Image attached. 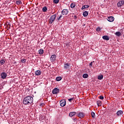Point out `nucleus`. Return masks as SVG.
Returning <instances> with one entry per match:
<instances>
[{
	"mask_svg": "<svg viewBox=\"0 0 124 124\" xmlns=\"http://www.w3.org/2000/svg\"><path fill=\"white\" fill-rule=\"evenodd\" d=\"M33 102V98L31 96H27L25 97L23 100V103L24 105L31 104Z\"/></svg>",
	"mask_w": 124,
	"mask_h": 124,
	"instance_id": "nucleus-1",
	"label": "nucleus"
},
{
	"mask_svg": "<svg viewBox=\"0 0 124 124\" xmlns=\"http://www.w3.org/2000/svg\"><path fill=\"white\" fill-rule=\"evenodd\" d=\"M57 16V14H54L51 16L50 18L48 19V22L49 24H53V22L56 20V17Z\"/></svg>",
	"mask_w": 124,
	"mask_h": 124,
	"instance_id": "nucleus-2",
	"label": "nucleus"
},
{
	"mask_svg": "<svg viewBox=\"0 0 124 124\" xmlns=\"http://www.w3.org/2000/svg\"><path fill=\"white\" fill-rule=\"evenodd\" d=\"M85 113L83 112H80L79 113H77V117H78V118H80V119H83V118H85Z\"/></svg>",
	"mask_w": 124,
	"mask_h": 124,
	"instance_id": "nucleus-3",
	"label": "nucleus"
},
{
	"mask_svg": "<svg viewBox=\"0 0 124 124\" xmlns=\"http://www.w3.org/2000/svg\"><path fill=\"white\" fill-rule=\"evenodd\" d=\"M56 58H57V56H56V55L55 54L52 55L50 57V61L51 62H56Z\"/></svg>",
	"mask_w": 124,
	"mask_h": 124,
	"instance_id": "nucleus-4",
	"label": "nucleus"
},
{
	"mask_svg": "<svg viewBox=\"0 0 124 124\" xmlns=\"http://www.w3.org/2000/svg\"><path fill=\"white\" fill-rule=\"evenodd\" d=\"M60 103L62 107H64L66 105V101H65V100H62L60 101Z\"/></svg>",
	"mask_w": 124,
	"mask_h": 124,
	"instance_id": "nucleus-5",
	"label": "nucleus"
},
{
	"mask_svg": "<svg viewBox=\"0 0 124 124\" xmlns=\"http://www.w3.org/2000/svg\"><path fill=\"white\" fill-rule=\"evenodd\" d=\"M60 93V89H58L57 88H55L52 91L53 94H57Z\"/></svg>",
	"mask_w": 124,
	"mask_h": 124,
	"instance_id": "nucleus-6",
	"label": "nucleus"
},
{
	"mask_svg": "<svg viewBox=\"0 0 124 124\" xmlns=\"http://www.w3.org/2000/svg\"><path fill=\"white\" fill-rule=\"evenodd\" d=\"M64 68L65 69L69 70L70 68V63H66L64 64Z\"/></svg>",
	"mask_w": 124,
	"mask_h": 124,
	"instance_id": "nucleus-7",
	"label": "nucleus"
},
{
	"mask_svg": "<svg viewBox=\"0 0 124 124\" xmlns=\"http://www.w3.org/2000/svg\"><path fill=\"white\" fill-rule=\"evenodd\" d=\"M124 4V0H121L120 1L118 2L117 3L118 7H122Z\"/></svg>",
	"mask_w": 124,
	"mask_h": 124,
	"instance_id": "nucleus-8",
	"label": "nucleus"
},
{
	"mask_svg": "<svg viewBox=\"0 0 124 124\" xmlns=\"http://www.w3.org/2000/svg\"><path fill=\"white\" fill-rule=\"evenodd\" d=\"M1 79H5L7 76V74L5 72H2L0 74Z\"/></svg>",
	"mask_w": 124,
	"mask_h": 124,
	"instance_id": "nucleus-9",
	"label": "nucleus"
},
{
	"mask_svg": "<svg viewBox=\"0 0 124 124\" xmlns=\"http://www.w3.org/2000/svg\"><path fill=\"white\" fill-rule=\"evenodd\" d=\"M62 15H67L68 14V10L63 9L62 11Z\"/></svg>",
	"mask_w": 124,
	"mask_h": 124,
	"instance_id": "nucleus-10",
	"label": "nucleus"
},
{
	"mask_svg": "<svg viewBox=\"0 0 124 124\" xmlns=\"http://www.w3.org/2000/svg\"><path fill=\"white\" fill-rule=\"evenodd\" d=\"M124 112L122 110H118L116 112V115L118 116V117H120V116H122L123 115Z\"/></svg>",
	"mask_w": 124,
	"mask_h": 124,
	"instance_id": "nucleus-11",
	"label": "nucleus"
},
{
	"mask_svg": "<svg viewBox=\"0 0 124 124\" xmlns=\"http://www.w3.org/2000/svg\"><path fill=\"white\" fill-rule=\"evenodd\" d=\"M114 20H115V18L113 16H109L108 18V22H114Z\"/></svg>",
	"mask_w": 124,
	"mask_h": 124,
	"instance_id": "nucleus-12",
	"label": "nucleus"
},
{
	"mask_svg": "<svg viewBox=\"0 0 124 124\" xmlns=\"http://www.w3.org/2000/svg\"><path fill=\"white\" fill-rule=\"evenodd\" d=\"M76 114H77V113L75 111L71 112L69 113V117H71V118L72 117L75 116V115H76Z\"/></svg>",
	"mask_w": 124,
	"mask_h": 124,
	"instance_id": "nucleus-13",
	"label": "nucleus"
},
{
	"mask_svg": "<svg viewBox=\"0 0 124 124\" xmlns=\"http://www.w3.org/2000/svg\"><path fill=\"white\" fill-rule=\"evenodd\" d=\"M41 75V71L40 70H38L35 72V75L36 76H39V75Z\"/></svg>",
	"mask_w": 124,
	"mask_h": 124,
	"instance_id": "nucleus-14",
	"label": "nucleus"
},
{
	"mask_svg": "<svg viewBox=\"0 0 124 124\" xmlns=\"http://www.w3.org/2000/svg\"><path fill=\"white\" fill-rule=\"evenodd\" d=\"M38 53L39 55H43V54H44V50L43 49H40L38 50Z\"/></svg>",
	"mask_w": 124,
	"mask_h": 124,
	"instance_id": "nucleus-15",
	"label": "nucleus"
},
{
	"mask_svg": "<svg viewBox=\"0 0 124 124\" xmlns=\"http://www.w3.org/2000/svg\"><path fill=\"white\" fill-rule=\"evenodd\" d=\"M83 15L84 17H87V16H88L89 15V12L86 11L84 12L83 13Z\"/></svg>",
	"mask_w": 124,
	"mask_h": 124,
	"instance_id": "nucleus-16",
	"label": "nucleus"
},
{
	"mask_svg": "<svg viewBox=\"0 0 124 124\" xmlns=\"http://www.w3.org/2000/svg\"><path fill=\"white\" fill-rule=\"evenodd\" d=\"M5 63V59H1L0 61V64L3 65Z\"/></svg>",
	"mask_w": 124,
	"mask_h": 124,
	"instance_id": "nucleus-17",
	"label": "nucleus"
},
{
	"mask_svg": "<svg viewBox=\"0 0 124 124\" xmlns=\"http://www.w3.org/2000/svg\"><path fill=\"white\" fill-rule=\"evenodd\" d=\"M89 7H90L89 5H83L81 8V10H83L86 8H89Z\"/></svg>",
	"mask_w": 124,
	"mask_h": 124,
	"instance_id": "nucleus-18",
	"label": "nucleus"
},
{
	"mask_svg": "<svg viewBox=\"0 0 124 124\" xmlns=\"http://www.w3.org/2000/svg\"><path fill=\"white\" fill-rule=\"evenodd\" d=\"M102 38L103 39H104V40H107V41L109 40V37L108 36H106V35L103 36L102 37Z\"/></svg>",
	"mask_w": 124,
	"mask_h": 124,
	"instance_id": "nucleus-19",
	"label": "nucleus"
},
{
	"mask_svg": "<svg viewBox=\"0 0 124 124\" xmlns=\"http://www.w3.org/2000/svg\"><path fill=\"white\" fill-rule=\"evenodd\" d=\"M98 80H102L103 79V75H100L98 76L97 78Z\"/></svg>",
	"mask_w": 124,
	"mask_h": 124,
	"instance_id": "nucleus-20",
	"label": "nucleus"
},
{
	"mask_svg": "<svg viewBox=\"0 0 124 124\" xmlns=\"http://www.w3.org/2000/svg\"><path fill=\"white\" fill-rule=\"evenodd\" d=\"M82 77L83 78L86 79V78H88V77H89V75H88V74H84L82 76Z\"/></svg>",
	"mask_w": 124,
	"mask_h": 124,
	"instance_id": "nucleus-21",
	"label": "nucleus"
},
{
	"mask_svg": "<svg viewBox=\"0 0 124 124\" xmlns=\"http://www.w3.org/2000/svg\"><path fill=\"white\" fill-rule=\"evenodd\" d=\"M48 9L47 8V7L45 6L42 9V11H43V12H46V11H47V10Z\"/></svg>",
	"mask_w": 124,
	"mask_h": 124,
	"instance_id": "nucleus-22",
	"label": "nucleus"
},
{
	"mask_svg": "<svg viewBox=\"0 0 124 124\" xmlns=\"http://www.w3.org/2000/svg\"><path fill=\"white\" fill-rule=\"evenodd\" d=\"M115 34L116 35H117V36H121V35H122V33L120 31H117V32H116Z\"/></svg>",
	"mask_w": 124,
	"mask_h": 124,
	"instance_id": "nucleus-23",
	"label": "nucleus"
},
{
	"mask_svg": "<svg viewBox=\"0 0 124 124\" xmlns=\"http://www.w3.org/2000/svg\"><path fill=\"white\" fill-rule=\"evenodd\" d=\"M75 6H76V5L75 4V3H72L71 4V6H70L71 8H74Z\"/></svg>",
	"mask_w": 124,
	"mask_h": 124,
	"instance_id": "nucleus-24",
	"label": "nucleus"
},
{
	"mask_svg": "<svg viewBox=\"0 0 124 124\" xmlns=\"http://www.w3.org/2000/svg\"><path fill=\"white\" fill-rule=\"evenodd\" d=\"M62 78L61 77H57L56 78V81H59L62 80Z\"/></svg>",
	"mask_w": 124,
	"mask_h": 124,
	"instance_id": "nucleus-25",
	"label": "nucleus"
},
{
	"mask_svg": "<svg viewBox=\"0 0 124 124\" xmlns=\"http://www.w3.org/2000/svg\"><path fill=\"white\" fill-rule=\"evenodd\" d=\"M101 104H102L101 101H97V105L98 106H101Z\"/></svg>",
	"mask_w": 124,
	"mask_h": 124,
	"instance_id": "nucleus-26",
	"label": "nucleus"
},
{
	"mask_svg": "<svg viewBox=\"0 0 124 124\" xmlns=\"http://www.w3.org/2000/svg\"><path fill=\"white\" fill-rule=\"evenodd\" d=\"M16 3L17 5H19L20 3H22V2L20 0H17L16 1Z\"/></svg>",
	"mask_w": 124,
	"mask_h": 124,
	"instance_id": "nucleus-27",
	"label": "nucleus"
},
{
	"mask_svg": "<svg viewBox=\"0 0 124 124\" xmlns=\"http://www.w3.org/2000/svg\"><path fill=\"white\" fill-rule=\"evenodd\" d=\"M21 62H22V63H25V62H27V60L25 59H23L21 60Z\"/></svg>",
	"mask_w": 124,
	"mask_h": 124,
	"instance_id": "nucleus-28",
	"label": "nucleus"
},
{
	"mask_svg": "<svg viewBox=\"0 0 124 124\" xmlns=\"http://www.w3.org/2000/svg\"><path fill=\"white\" fill-rule=\"evenodd\" d=\"M40 107H44V106H45V104H44V103H40Z\"/></svg>",
	"mask_w": 124,
	"mask_h": 124,
	"instance_id": "nucleus-29",
	"label": "nucleus"
},
{
	"mask_svg": "<svg viewBox=\"0 0 124 124\" xmlns=\"http://www.w3.org/2000/svg\"><path fill=\"white\" fill-rule=\"evenodd\" d=\"M60 0H53V2L55 4L59 3Z\"/></svg>",
	"mask_w": 124,
	"mask_h": 124,
	"instance_id": "nucleus-30",
	"label": "nucleus"
},
{
	"mask_svg": "<svg viewBox=\"0 0 124 124\" xmlns=\"http://www.w3.org/2000/svg\"><path fill=\"white\" fill-rule=\"evenodd\" d=\"M96 31H101V28H100V27H97V28L96 29Z\"/></svg>",
	"mask_w": 124,
	"mask_h": 124,
	"instance_id": "nucleus-31",
	"label": "nucleus"
},
{
	"mask_svg": "<svg viewBox=\"0 0 124 124\" xmlns=\"http://www.w3.org/2000/svg\"><path fill=\"white\" fill-rule=\"evenodd\" d=\"M91 115H92V118H94V116L95 115V113H94V112H92Z\"/></svg>",
	"mask_w": 124,
	"mask_h": 124,
	"instance_id": "nucleus-32",
	"label": "nucleus"
},
{
	"mask_svg": "<svg viewBox=\"0 0 124 124\" xmlns=\"http://www.w3.org/2000/svg\"><path fill=\"white\" fill-rule=\"evenodd\" d=\"M74 98H70L68 99V101H69V102H72V100H74Z\"/></svg>",
	"mask_w": 124,
	"mask_h": 124,
	"instance_id": "nucleus-33",
	"label": "nucleus"
},
{
	"mask_svg": "<svg viewBox=\"0 0 124 124\" xmlns=\"http://www.w3.org/2000/svg\"><path fill=\"white\" fill-rule=\"evenodd\" d=\"M62 17V16L61 15L59 17L57 18V20H58V21H60V20H61V18Z\"/></svg>",
	"mask_w": 124,
	"mask_h": 124,
	"instance_id": "nucleus-34",
	"label": "nucleus"
},
{
	"mask_svg": "<svg viewBox=\"0 0 124 124\" xmlns=\"http://www.w3.org/2000/svg\"><path fill=\"white\" fill-rule=\"evenodd\" d=\"M99 98H100V99L103 100L104 99V97L103 96H100Z\"/></svg>",
	"mask_w": 124,
	"mask_h": 124,
	"instance_id": "nucleus-35",
	"label": "nucleus"
},
{
	"mask_svg": "<svg viewBox=\"0 0 124 124\" xmlns=\"http://www.w3.org/2000/svg\"><path fill=\"white\" fill-rule=\"evenodd\" d=\"M89 65L90 66H93V62H91L90 64H89Z\"/></svg>",
	"mask_w": 124,
	"mask_h": 124,
	"instance_id": "nucleus-36",
	"label": "nucleus"
},
{
	"mask_svg": "<svg viewBox=\"0 0 124 124\" xmlns=\"http://www.w3.org/2000/svg\"><path fill=\"white\" fill-rule=\"evenodd\" d=\"M74 19H77V16H76V15H74Z\"/></svg>",
	"mask_w": 124,
	"mask_h": 124,
	"instance_id": "nucleus-37",
	"label": "nucleus"
},
{
	"mask_svg": "<svg viewBox=\"0 0 124 124\" xmlns=\"http://www.w3.org/2000/svg\"><path fill=\"white\" fill-rule=\"evenodd\" d=\"M7 28H9V29H10V25H8Z\"/></svg>",
	"mask_w": 124,
	"mask_h": 124,
	"instance_id": "nucleus-38",
	"label": "nucleus"
}]
</instances>
